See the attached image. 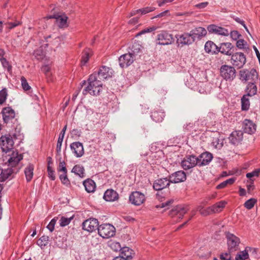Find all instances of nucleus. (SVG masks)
Listing matches in <instances>:
<instances>
[{
    "instance_id": "14",
    "label": "nucleus",
    "mask_w": 260,
    "mask_h": 260,
    "mask_svg": "<svg viewBox=\"0 0 260 260\" xmlns=\"http://www.w3.org/2000/svg\"><path fill=\"white\" fill-rule=\"evenodd\" d=\"M47 19L54 18L56 19V23L59 28H64L68 26L67 23L68 17L64 14L59 13L54 14L52 15H49L47 17Z\"/></svg>"
},
{
    "instance_id": "32",
    "label": "nucleus",
    "mask_w": 260,
    "mask_h": 260,
    "mask_svg": "<svg viewBox=\"0 0 260 260\" xmlns=\"http://www.w3.org/2000/svg\"><path fill=\"white\" fill-rule=\"evenodd\" d=\"M133 251L128 247H122L120 256L126 260H131L133 258Z\"/></svg>"
},
{
    "instance_id": "28",
    "label": "nucleus",
    "mask_w": 260,
    "mask_h": 260,
    "mask_svg": "<svg viewBox=\"0 0 260 260\" xmlns=\"http://www.w3.org/2000/svg\"><path fill=\"white\" fill-rule=\"evenodd\" d=\"M256 125L251 120L245 119L243 122V131L245 133L251 134L256 131Z\"/></svg>"
},
{
    "instance_id": "37",
    "label": "nucleus",
    "mask_w": 260,
    "mask_h": 260,
    "mask_svg": "<svg viewBox=\"0 0 260 260\" xmlns=\"http://www.w3.org/2000/svg\"><path fill=\"white\" fill-rule=\"evenodd\" d=\"M165 114L161 111H155L151 113V117L153 121L159 122L162 121Z\"/></svg>"
},
{
    "instance_id": "64",
    "label": "nucleus",
    "mask_w": 260,
    "mask_h": 260,
    "mask_svg": "<svg viewBox=\"0 0 260 260\" xmlns=\"http://www.w3.org/2000/svg\"><path fill=\"white\" fill-rule=\"evenodd\" d=\"M173 202H174L173 199H170L165 202L162 203L161 204L160 207L161 208H165V207L168 208L173 203Z\"/></svg>"
},
{
    "instance_id": "16",
    "label": "nucleus",
    "mask_w": 260,
    "mask_h": 260,
    "mask_svg": "<svg viewBox=\"0 0 260 260\" xmlns=\"http://www.w3.org/2000/svg\"><path fill=\"white\" fill-rule=\"evenodd\" d=\"M134 60L133 53H126L121 55L119 58V63L122 68H126L130 66Z\"/></svg>"
},
{
    "instance_id": "18",
    "label": "nucleus",
    "mask_w": 260,
    "mask_h": 260,
    "mask_svg": "<svg viewBox=\"0 0 260 260\" xmlns=\"http://www.w3.org/2000/svg\"><path fill=\"white\" fill-rule=\"evenodd\" d=\"M72 153L76 157H81L84 154V150L82 143L75 142L70 144Z\"/></svg>"
},
{
    "instance_id": "57",
    "label": "nucleus",
    "mask_w": 260,
    "mask_h": 260,
    "mask_svg": "<svg viewBox=\"0 0 260 260\" xmlns=\"http://www.w3.org/2000/svg\"><path fill=\"white\" fill-rule=\"evenodd\" d=\"M47 172L48 174L49 177L52 180H54L55 179V175L54 174V171L50 166L47 167Z\"/></svg>"
},
{
    "instance_id": "2",
    "label": "nucleus",
    "mask_w": 260,
    "mask_h": 260,
    "mask_svg": "<svg viewBox=\"0 0 260 260\" xmlns=\"http://www.w3.org/2000/svg\"><path fill=\"white\" fill-rule=\"evenodd\" d=\"M226 238L229 252L232 253L239 250L240 240L238 237L228 232L226 234Z\"/></svg>"
},
{
    "instance_id": "41",
    "label": "nucleus",
    "mask_w": 260,
    "mask_h": 260,
    "mask_svg": "<svg viewBox=\"0 0 260 260\" xmlns=\"http://www.w3.org/2000/svg\"><path fill=\"white\" fill-rule=\"evenodd\" d=\"M247 95H244L241 99V108L242 110L247 111L250 106L249 100Z\"/></svg>"
},
{
    "instance_id": "56",
    "label": "nucleus",
    "mask_w": 260,
    "mask_h": 260,
    "mask_svg": "<svg viewBox=\"0 0 260 260\" xmlns=\"http://www.w3.org/2000/svg\"><path fill=\"white\" fill-rule=\"evenodd\" d=\"M155 29H156L155 27H150L146 28L145 29H143L142 30L140 31L139 33H138L136 35V37L141 36V35L146 34V33L152 32L153 30H155Z\"/></svg>"
},
{
    "instance_id": "9",
    "label": "nucleus",
    "mask_w": 260,
    "mask_h": 260,
    "mask_svg": "<svg viewBox=\"0 0 260 260\" xmlns=\"http://www.w3.org/2000/svg\"><path fill=\"white\" fill-rule=\"evenodd\" d=\"M99 221L94 218H90L82 223V229L89 232H92L98 229Z\"/></svg>"
},
{
    "instance_id": "35",
    "label": "nucleus",
    "mask_w": 260,
    "mask_h": 260,
    "mask_svg": "<svg viewBox=\"0 0 260 260\" xmlns=\"http://www.w3.org/2000/svg\"><path fill=\"white\" fill-rule=\"evenodd\" d=\"M226 203L225 201H220L212 206H210V210H211L212 213H217L220 212L222 209L225 207Z\"/></svg>"
},
{
    "instance_id": "20",
    "label": "nucleus",
    "mask_w": 260,
    "mask_h": 260,
    "mask_svg": "<svg viewBox=\"0 0 260 260\" xmlns=\"http://www.w3.org/2000/svg\"><path fill=\"white\" fill-rule=\"evenodd\" d=\"M198 159V164L199 166H203L207 165L212 160L213 158L212 154L208 152L202 153Z\"/></svg>"
},
{
    "instance_id": "45",
    "label": "nucleus",
    "mask_w": 260,
    "mask_h": 260,
    "mask_svg": "<svg viewBox=\"0 0 260 260\" xmlns=\"http://www.w3.org/2000/svg\"><path fill=\"white\" fill-rule=\"evenodd\" d=\"M74 216H72L70 217H66L62 216L59 220V224L61 226L63 227L68 225L73 219Z\"/></svg>"
},
{
    "instance_id": "25",
    "label": "nucleus",
    "mask_w": 260,
    "mask_h": 260,
    "mask_svg": "<svg viewBox=\"0 0 260 260\" xmlns=\"http://www.w3.org/2000/svg\"><path fill=\"white\" fill-rule=\"evenodd\" d=\"M191 35L193 38L194 41L196 39H201L205 37L207 33V29L202 27H197L190 31Z\"/></svg>"
},
{
    "instance_id": "50",
    "label": "nucleus",
    "mask_w": 260,
    "mask_h": 260,
    "mask_svg": "<svg viewBox=\"0 0 260 260\" xmlns=\"http://www.w3.org/2000/svg\"><path fill=\"white\" fill-rule=\"evenodd\" d=\"M34 55L37 59L40 60L43 58L45 54L42 48L40 47L34 51Z\"/></svg>"
},
{
    "instance_id": "63",
    "label": "nucleus",
    "mask_w": 260,
    "mask_h": 260,
    "mask_svg": "<svg viewBox=\"0 0 260 260\" xmlns=\"http://www.w3.org/2000/svg\"><path fill=\"white\" fill-rule=\"evenodd\" d=\"M230 253V252H225L221 254L220 257L221 260H231V255Z\"/></svg>"
},
{
    "instance_id": "27",
    "label": "nucleus",
    "mask_w": 260,
    "mask_h": 260,
    "mask_svg": "<svg viewBox=\"0 0 260 260\" xmlns=\"http://www.w3.org/2000/svg\"><path fill=\"white\" fill-rule=\"evenodd\" d=\"M17 169L8 168L3 170L0 168V181H4L5 180L11 178V175L16 173Z\"/></svg>"
},
{
    "instance_id": "48",
    "label": "nucleus",
    "mask_w": 260,
    "mask_h": 260,
    "mask_svg": "<svg viewBox=\"0 0 260 260\" xmlns=\"http://www.w3.org/2000/svg\"><path fill=\"white\" fill-rule=\"evenodd\" d=\"M256 202L257 200L256 199L254 198H251L245 202L244 205V207L246 209L250 210L254 207Z\"/></svg>"
},
{
    "instance_id": "49",
    "label": "nucleus",
    "mask_w": 260,
    "mask_h": 260,
    "mask_svg": "<svg viewBox=\"0 0 260 260\" xmlns=\"http://www.w3.org/2000/svg\"><path fill=\"white\" fill-rule=\"evenodd\" d=\"M7 96V90L6 88H3L0 91V105H2L5 102Z\"/></svg>"
},
{
    "instance_id": "52",
    "label": "nucleus",
    "mask_w": 260,
    "mask_h": 260,
    "mask_svg": "<svg viewBox=\"0 0 260 260\" xmlns=\"http://www.w3.org/2000/svg\"><path fill=\"white\" fill-rule=\"evenodd\" d=\"M0 61L4 68L7 69L8 71L9 72L11 71L12 67L9 64V62L7 60V59L5 58H1Z\"/></svg>"
},
{
    "instance_id": "55",
    "label": "nucleus",
    "mask_w": 260,
    "mask_h": 260,
    "mask_svg": "<svg viewBox=\"0 0 260 260\" xmlns=\"http://www.w3.org/2000/svg\"><path fill=\"white\" fill-rule=\"evenodd\" d=\"M21 24V22L19 21H16L14 22H7V23H5V25H8L7 28L9 29H12L14 28V27L20 25Z\"/></svg>"
},
{
    "instance_id": "51",
    "label": "nucleus",
    "mask_w": 260,
    "mask_h": 260,
    "mask_svg": "<svg viewBox=\"0 0 260 260\" xmlns=\"http://www.w3.org/2000/svg\"><path fill=\"white\" fill-rule=\"evenodd\" d=\"M21 82L22 88L24 90L27 91L31 88L30 86L28 85V83L24 77L22 76L21 77Z\"/></svg>"
},
{
    "instance_id": "61",
    "label": "nucleus",
    "mask_w": 260,
    "mask_h": 260,
    "mask_svg": "<svg viewBox=\"0 0 260 260\" xmlns=\"http://www.w3.org/2000/svg\"><path fill=\"white\" fill-rule=\"evenodd\" d=\"M63 138L61 137H58L57 146H56V151L57 153H59L61 151V148L62 145V143L63 142Z\"/></svg>"
},
{
    "instance_id": "7",
    "label": "nucleus",
    "mask_w": 260,
    "mask_h": 260,
    "mask_svg": "<svg viewBox=\"0 0 260 260\" xmlns=\"http://www.w3.org/2000/svg\"><path fill=\"white\" fill-rule=\"evenodd\" d=\"M173 41L172 35L166 31H162L157 35L156 43L161 45L171 44Z\"/></svg>"
},
{
    "instance_id": "10",
    "label": "nucleus",
    "mask_w": 260,
    "mask_h": 260,
    "mask_svg": "<svg viewBox=\"0 0 260 260\" xmlns=\"http://www.w3.org/2000/svg\"><path fill=\"white\" fill-rule=\"evenodd\" d=\"M231 62L235 67L241 68L246 62V57L242 53H236L232 55Z\"/></svg>"
},
{
    "instance_id": "26",
    "label": "nucleus",
    "mask_w": 260,
    "mask_h": 260,
    "mask_svg": "<svg viewBox=\"0 0 260 260\" xmlns=\"http://www.w3.org/2000/svg\"><path fill=\"white\" fill-rule=\"evenodd\" d=\"M243 139V132L236 131L232 132L229 137L230 142L233 145H238Z\"/></svg>"
},
{
    "instance_id": "15",
    "label": "nucleus",
    "mask_w": 260,
    "mask_h": 260,
    "mask_svg": "<svg viewBox=\"0 0 260 260\" xmlns=\"http://www.w3.org/2000/svg\"><path fill=\"white\" fill-rule=\"evenodd\" d=\"M188 209L187 206L184 205H178L175 207L170 212V216L179 219L182 218L184 215L187 212Z\"/></svg>"
},
{
    "instance_id": "4",
    "label": "nucleus",
    "mask_w": 260,
    "mask_h": 260,
    "mask_svg": "<svg viewBox=\"0 0 260 260\" xmlns=\"http://www.w3.org/2000/svg\"><path fill=\"white\" fill-rule=\"evenodd\" d=\"M240 79L243 82H248V83L255 82L258 79V75L256 70L254 69L250 71L243 70L240 72Z\"/></svg>"
},
{
    "instance_id": "53",
    "label": "nucleus",
    "mask_w": 260,
    "mask_h": 260,
    "mask_svg": "<svg viewBox=\"0 0 260 260\" xmlns=\"http://www.w3.org/2000/svg\"><path fill=\"white\" fill-rule=\"evenodd\" d=\"M41 70L47 77H48L51 75V68L49 64H45L41 68Z\"/></svg>"
},
{
    "instance_id": "42",
    "label": "nucleus",
    "mask_w": 260,
    "mask_h": 260,
    "mask_svg": "<svg viewBox=\"0 0 260 260\" xmlns=\"http://www.w3.org/2000/svg\"><path fill=\"white\" fill-rule=\"evenodd\" d=\"M129 48L131 52L129 53H133V56L135 57V55L141 51V46L138 42H135Z\"/></svg>"
},
{
    "instance_id": "40",
    "label": "nucleus",
    "mask_w": 260,
    "mask_h": 260,
    "mask_svg": "<svg viewBox=\"0 0 260 260\" xmlns=\"http://www.w3.org/2000/svg\"><path fill=\"white\" fill-rule=\"evenodd\" d=\"M72 172L80 177H84V169L80 165H75L72 170Z\"/></svg>"
},
{
    "instance_id": "17",
    "label": "nucleus",
    "mask_w": 260,
    "mask_h": 260,
    "mask_svg": "<svg viewBox=\"0 0 260 260\" xmlns=\"http://www.w3.org/2000/svg\"><path fill=\"white\" fill-rule=\"evenodd\" d=\"M177 42L179 44L182 45H190L192 44L194 41L191 32L184 33L182 35H178L176 36Z\"/></svg>"
},
{
    "instance_id": "43",
    "label": "nucleus",
    "mask_w": 260,
    "mask_h": 260,
    "mask_svg": "<svg viewBox=\"0 0 260 260\" xmlns=\"http://www.w3.org/2000/svg\"><path fill=\"white\" fill-rule=\"evenodd\" d=\"M236 180L235 178H231L223 181L216 186L217 189H221L225 187L228 185H231L233 184Z\"/></svg>"
},
{
    "instance_id": "58",
    "label": "nucleus",
    "mask_w": 260,
    "mask_h": 260,
    "mask_svg": "<svg viewBox=\"0 0 260 260\" xmlns=\"http://www.w3.org/2000/svg\"><path fill=\"white\" fill-rule=\"evenodd\" d=\"M231 38L234 40H237L241 36V35L237 30H233L229 32Z\"/></svg>"
},
{
    "instance_id": "34",
    "label": "nucleus",
    "mask_w": 260,
    "mask_h": 260,
    "mask_svg": "<svg viewBox=\"0 0 260 260\" xmlns=\"http://www.w3.org/2000/svg\"><path fill=\"white\" fill-rule=\"evenodd\" d=\"M34 167L32 164H29L24 170V174L26 180L29 182L32 178L34 175Z\"/></svg>"
},
{
    "instance_id": "11",
    "label": "nucleus",
    "mask_w": 260,
    "mask_h": 260,
    "mask_svg": "<svg viewBox=\"0 0 260 260\" xmlns=\"http://www.w3.org/2000/svg\"><path fill=\"white\" fill-rule=\"evenodd\" d=\"M58 172H62V174L59 175V179L62 184L67 186L70 185V181L67 176V169L66 166V163L64 161H60L59 166L57 168Z\"/></svg>"
},
{
    "instance_id": "39",
    "label": "nucleus",
    "mask_w": 260,
    "mask_h": 260,
    "mask_svg": "<svg viewBox=\"0 0 260 260\" xmlns=\"http://www.w3.org/2000/svg\"><path fill=\"white\" fill-rule=\"evenodd\" d=\"M92 55V51L89 48H86L82 53V59H81V65H85L89 57Z\"/></svg>"
},
{
    "instance_id": "8",
    "label": "nucleus",
    "mask_w": 260,
    "mask_h": 260,
    "mask_svg": "<svg viewBox=\"0 0 260 260\" xmlns=\"http://www.w3.org/2000/svg\"><path fill=\"white\" fill-rule=\"evenodd\" d=\"M197 165L198 166V159L194 155L186 156L181 162L182 168L185 170L191 169Z\"/></svg>"
},
{
    "instance_id": "24",
    "label": "nucleus",
    "mask_w": 260,
    "mask_h": 260,
    "mask_svg": "<svg viewBox=\"0 0 260 260\" xmlns=\"http://www.w3.org/2000/svg\"><path fill=\"white\" fill-rule=\"evenodd\" d=\"M113 70L109 67L102 66L99 70L98 76L100 79H106L112 77Z\"/></svg>"
},
{
    "instance_id": "36",
    "label": "nucleus",
    "mask_w": 260,
    "mask_h": 260,
    "mask_svg": "<svg viewBox=\"0 0 260 260\" xmlns=\"http://www.w3.org/2000/svg\"><path fill=\"white\" fill-rule=\"evenodd\" d=\"M246 91L247 92L246 95L250 96L256 94L257 92V87L255 84V82L248 83L246 89Z\"/></svg>"
},
{
    "instance_id": "59",
    "label": "nucleus",
    "mask_w": 260,
    "mask_h": 260,
    "mask_svg": "<svg viewBox=\"0 0 260 260\" xmlns=\"http://www.w3.org/2000/svg\"><path fill=\"white\" fill-rule=\"evenodd\" d=\"M246 42L243 39H240L237 41L236 46L239 49H244L246 45Z\"/></svg>"
},
{
    "instance_id": "60",
    "label": "nucleus",
    "mask_w": 260,
    "mask_h": 260,
    "mask_svg": "<svg viewBox=\"0 0 260 260\" xmlns=\"http://www.w3.org/2000/svg\"><path fill=\"white\" fill-rule=\"evenodd\" d=\"M56 220L53 218L52 219L50 222H49V223L48 224V225L47 226V229L51 232H52L54 229V226H55V224L56 223Z\"/></svg>"
},
{
    "instance_id": "22",
    "label": "nucleus",
    "mask_w": 260,
    "mask_h": 260,
    "mask_svg": "<svg viewBox=\"0 0 260 260\" xmlns=\"http://www.w3.org/2000/svg\"><path fill=\"white\" fill-rule=\"evenodd\" d=\"M171 181L170 179L167 178H160L156 180L153 185V188L156 190H160L169 186Z\"/></svg>"
},
{
    "instance_id": "3",
    "label": "nucleus",
    "mask_w": 260,
    "mask_h": 260,
    "mask_svg": "<svg viewBox=\"0 0 260 260\" xmlns=\"http://www.w3.org/2000/svg\"><path fill=\"white\" fill-rule=\"evenodd\" d=\"M99 235L103 238L108 239L113 237L115 234V228L111 224L105 223L98 228Z\"/></svg>"
},
{
    "instance_id": "62",
    "label": "nucleus",
    "mask_w": 260,
    "mask_h": 260,
    "mask_svg": "<svg viewBox=\"0 0 260 260\" xmlns=\"http://www.w3.org/2000/svg\"><path fill=\"white\" fill-rule=\"evenodd\" d=\"M209 209H211L210 207H209L206 209L204 208L203 210H202V211H201L200 213L203 216H207L209 214H212L211 210H210Z\"/></svg>"
},
{
    "instance_id": "46",
    "label": "nucleus",
    "mask_w": 260,
    "mask_h": 260,
    "mask_svg": "<svg viewBox=\"0 0 260 260\" xmlns=\"http://www.w3.org/2000/svg\"><path fill=\"white\" fill-rule=\"evenodd\" d=\"M48 240V236H43L37 241V244L41 248H43L47 244Z\"/></svg>"
},
{
    "instance_id": "12",
    "label": "nucleus",
    "mask_w": 260,
    "mask_h": 260,
    "mask_svg": "<svg viewBox=\"0 0 260 260\" xmlns=\"http://www.w3.org/2000/svg\"><path fill=\"white\" fill-rule=\"evenodd\" d=\"M207 29L210 34L222 36H228L229 35V31L228 29L215 24L209 25L207 26Z\"/></svg>"
},
{
    "instance_id": "21",
    "label": "nucleus",
    "mask_w": 260,
    "mask_h": 260,
    "mask_svg": "<svg viewBox=\"0 0 260 260\" xmlns=\"http://www.w3.org/2000/svg\"><path fill=\"white\" fill-rule=\"evenodd\" d=\"M2 113L4 121L6 123L11 121L15 116L14 111L9 107L3 108Z\"/></svg>"
},
{
    "instance_id": "44",
    "label": "nucleus",
    "mask_w": 260,
    "mask_h": 260,
    "mask_svg": "<svg viewBox=\"0 0 260 260\" xmlns=\"http://www.w3.org/2000/svg\"><path fill=\"white\" fill-rule=\"evenodd\" d=\"M212 145L215 148L220 149L223 146V140L218 138H214L212 142Z\"/></svg>"
},
{
    "instance_id": "38",
    "label": "nucleus",
    "mask_w": 260,
    "mask_h": 260,
    "mask_svg": "<svg viewBox=\"0 0 260 260\" xmlns=\"http://www.w3.org/2000/svg\"><path fill=\"white\" fill-rule=\"evenodd\" d=\"M250 249V247H246L244 250L240 251L236 255L235 260H245L247 259L249 257L248 250Z\"/></svg>"
},
{
    "instance_id": "23",
    "label": "nucleus",
    "mask_w": 260,
    "mask_h": 260,
    "mask_svg": "<svg viewBox=\"0 0 260 260\" xmlns=\"http://www.w3.org/2000/svg\"><path fill=\"white\" fill-rule=\"evenodd\" d=\"M22 158V155L21 154L13 151L8 160V166L13 169L12 168L16 166Z\"/></svg>"
},
{
    "instance_id": "6",
    "label": "nucleus",
    "mask_w": 260,
    "mask_h": 260,
    "mask_svg": "<svg viewBox=\"0 0 260 260\" xmlns=\"http://www.w3.org/2000/svg\"><path fill=\"white\" fill-rule=\"evenodd\" d=\"M14 141L10 135L2 136L0 138V146L4 152H7L13 149Z\"/></svg>"
},
{
    "instance_id": "54",
    "label": "nucleus",
    "mask_w": 260,
    "mask_h": 260,
    "mask_svg": "<svg viewBox=\"0 0 260 260\" xmlns=\"http://www.w3.org/2000/svg\"><path fill=\"white\" fill-rule=\"evenodd\" d=\"M155 9V8L154 7H147L145 8L140 9V11L141 12L140 16H141L142 15H145L149 12H152V11H154Z\"/></svg>"
},
{
    "instance_id": "31",
    "label": "nucleus",
    "mask_w": 260,
    "mask_h": 260,
    "mask_svg": "<svg viewBox=\"0 0 260 260\" xmlns=\"http://www.w3.org/2000/svg\"><path fill=\"white\" fill-rule=\"evenodd\" d=\"M204 49L206 53L212 54H217L219 52L218 47L213 42L211 41H208L206 43Z\"/></svg>"
},
{
    "instance_id": "47",
    "label": "nucleus",
    "mask_w": 260,
    "mask_h": 260,
    "mask_svg": "<svg viewBox=\"0 0 260 260\" xmlns=\"http://www.w3.org/2000/svg\"><path fill=\"white\" fill-rule=\"evenodd\" d=\"M109 246L110 248L115 251H121L122 248L120 244L116 241H111L109 243Z\"/></svg>"
},
{
    "instance_id": "5",
    "label": "nucleus",
    "mask_w": 260,
    "mask_h": 260,
    "mask_svg": "<svg viewBox=\"0 0 260 260\" xmlns=\"http://www.w3.org/2000/svg\"><path fill=\"white\" fill-rule=\"evenodd\" d=\"M220 74L227 81H232L236 77L235 68L229 65H222L220 69Z\"/></svg>"
},
{
    "instance_id": "30",
    "label": "nucleus",
    "mask_w": 260,
    "mask_h": 260,
    "mask_svg": "<svg viewBox=\"0 0 260 260\" xmlns=\"http://www.w3.org/2000/svg\"><path fill=\"white\" fill-rule=\"evenodd\" d=\"M233 48V46L231 43H223L220 44L219 47H218V50L219 52H221L222 54L231 55L232 52L231 49Z\"/></svg>"
},
{
    "instance_id": "19",
    "label": "nucleus",
    "mask_w": 260,
    "mask_h": 260,
    "mask_svg": "<svg viewBox=\"0 0 260 260\" xmlns=\"http://www.w3.org/2000/svg\"><path fill=\"white\" fill-rule=\"evenodd\" d=\"M169 179L171 183H178L185 181L186 175L184 171H179L170 175Z\"/></svg>"
},
{
    "instance_id": "29",
    "label": "nucleus",
    "mask_w": 260,
    "mask_h": 260,
    "mask_svg": "<svg viewBox=\"0 0 260 260\" xmlns=\"http://www.w3.org/2000/svg\"><path fill=\"white\" fill-rule=\"evenodd\" d=\"M105 200L108 202H113L118 199V194L112 189H107L103 196Z\"/></svg>"
},
{
    "instance_id": "13",
    "label": "nucleus",
    "mask_w": 260,
    "mask_h": 260,
    "mask_svg": "<svg viewBox=\"0 0 260 260\" xmlns=\"http://www.w3.org/2000/svg\"><path fill=\"white\" fill-rule=\"evenodd\" d=\"M130 202L136 206H140L145 200V196L139 191L133 192L129 197Z\"/></svg>"
},
{
    "instance_id": "33",
    "label": "nucleus",
    "mask_w": 260,
    "mask_h": 260,
    "mask_svg": "<svg viewBox=\"0 0 260 260\" xmlns=\"http://www.w3.org/2000/svg\"><path fill=\"white\" fill-rule=\"evenodd\" d=\"M85 190L88 192H92L95 190L96 185L95 182L91 179H87L83 182Z\"/></svg>"
},
{
    "instance_id": "1",
    "label": "nucleus",
    "mask_w": 260,
    "mask_h": 260,
    "mask_svg": "<svg viewBox=\"0 0 260 260\" xmlns=\"http://www.w3.org/2000/svg\"><path fill=\"white\" fill-rule=\"evenodd\" d=\"M102 83L97 79L96 74H91L88 79V85L83 90V94L89 93L92 95H98L102 89Z\"/></svg>"
}]
</instances>
